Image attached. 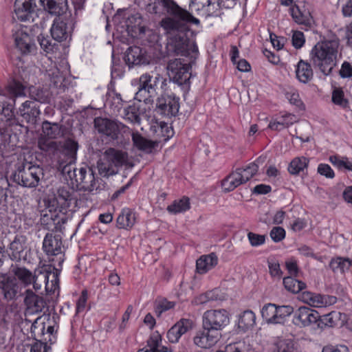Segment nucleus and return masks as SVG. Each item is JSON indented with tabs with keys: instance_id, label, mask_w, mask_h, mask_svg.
<instances>
[{
	"instance_id": "1",
	"label": "nucleus",
	"mask_w": 352,
	"mask_h": 352,
	"mask_svg": "<svg viewBox=\"0 0 352 352\" xmlns=\"http://www.w3.org/2000/svg\"><path fill=\"white\" fill-rule=\"evenodd\" d=\"M195 0H191L188 10L180 7L174 0H149L146 10L151 14H161L165 10L168 16L163 18L160 25L167 38V47L177 55L188 56L190 52L198 54L195 43H190L188 33L190 25H199L200 21L192 15Z\"/></svg>"
},
{
	"instance_id": "2",
	"label": "nucleus",
	"mask_w": 352,
	"mask_h": 352,
	"mask_svg": "<svg viewBox=\"0 0 352 352\" xmlns=\"http://www.w3.org/2000/svg\"><path fill=\"white\" fill-rule=\"evenodd\" d=\"M73 194L74 192L68 186L60 187L54 198L50 201L54 212L50 209L48 213L43 214L41 223L47 226L52 224L53 229L61 230L62 226L67 221L65 210L70 206L74 199Z\"/></svg>"
},
{
	"instance_id": "3",
	"label": "nucleus",
	"mask_w": 352,
	"mask_h": 352,
	"mask_svg": "<svg viewBox=\"0 0 352 352\" xmlns=\"http://www.w3.org/2000/svg\"><path fill=\"white\" fill-rule=\"evenodd\" d=\"M339 41L329 40L317 43L311 51V60L324 75H329L336 65Z\"/></svg>"
},
{
	"instance_id": "4",
	"label": "nucleus",
	"mask_w": 352,
	"mask_h": 352,
	"mask_svg": "<svg viewBox=\"0 0 352 352\" xmlns=\"http://www.w3.org/2000/svg\"><path fill=\"white\" fill-rule=\"evenodd\" d=\"M43 175V170L39 166L22 163L18 165L10 177L14 182L23 187L35 188L38 186Z\"/></svg>"
},
{
	"instance_id": "5",
	"label": "nucleus",
	"mask_w": 352,
	"mask_h": 352,
	"mask_svg": "<svg viewBox=\"0 0 352 352\" xmlns=\"http://www.w3.org/2000/svg\"><path fill=\"white\" fill-rule=\"evenodd\" d=\"M67 175L72 180L75 181L77 186L85 191L92 192L98 188L94 170L87 164H82L73 170H68Z\"/></svg>"
},
{
	"instance_id": "6",
	"label": "nucleus",
	"mask_w": 352,
	"mask_h": 352,
	"mask_svg": "<svg viewBox=\"0 0 352 352\" xmlns=\"http://www.w3.org/2000/svg\"><path fill=\"white\" fill-rule=\"evenodd\" d=\"M166 69L170 80L179 85H189L191 74L188 63L181 58H175L168 61Z\"/></svg>"
},
{
	"instance_id": "7",
	"label": "nucleus",
	"mask_w": 352,
	"mask_h": 352,
	"mask_svg": "<svg viewBox=\"0 0 352 352\" xmlns=\"http://www.w3.org/2000/svg\"><path fill=\"white\" fill-rule=\"evenodd\" d=\"M230 322L228 312L224 309H210L203 315L202 327H206L211 331L221 334V331Z\"/></svg>"
},
{
	"instance_id": "8",
	"label": "nucleus",
	"mask_w": 352,
	"mask_h": 352,
	"mask_svg": "<svg viewBox=\"0 0 352 352\" xmlns=\"http://www.w3.org/2000/svg\"><path fill=\"white\" fill-rule=\"evenodd\" d=\"M78 149V144L76 141L69 138L64 142L57 158L58 168L63 173H67L68 170H72L70 166L76 160Z\"/></svg>"
},
{
	"instance_id": "9",
	"label": "nucleus",
	"mask_w": 352,
	"mask_h": 352,
	"mask_svg": "<svg viewBox=\"0 0 352 352\" xmlns=\"http://www.w3.org/2000/svg\"><path fill=\"white\" fill-rule=\"evenodd\" d=\"M21 287L17 280L6 274H0V294L6 302L16 300L20 295Z\"/></svg>"
},
{
	"instance_id": "10",
	"label": "nucleus",
	"mask_w": 352,
	"mask_h": 352,
	"mask_svg": "<svg viewBox=\"0 0 352 352\" xmlns=\"http://www.w3.org/2000/svg\"><path fill=\"white\" fill-rule=\"evenodd\" d=\"M179 98L173 94H162L157 100V109L160 113L165 116H175L179 109Z\"/></svg>"
},
{
	"instance_id": "11",
	"label": "nucleus",
	"mask_w": 352,
	"mask_h": 352,
	"mask_svg": "<svg viewBox=\"0 0 352 352\" xmlns=\"http://www.w3.org/2000/svg\"><path fill=\"white\" fill-rule=\"evenodd\" d=\"M94 126L98 133L117 140L122 128L125 126L107 118H96L94 119Z\"/></svg>"
},
{
	"instance_id": "12",
	"label": "nucleus",
	"mask_w": 352,
	"mask_h": 352,
	"mask_svg": "<svg viewBox=\"0 0 352 352\" xmlns=\"http://www.w3.org/2000/svg\"><path fill=\"white\" fill-rule=\"evenodd\" d=\"M125 25L127 32L132 36L143 38V36L147 34L149 36H153L154 39L157 37V35L153 34L152 30L146 29L144 26L142 25V17L139 14L129 16L125 21Z\"/></svg>"
},
{
	"instance_id": "13",
	"label": "nucleus",
	"mask_w": 352,
	"mask_h": 352,
	"mask_svg": "<svg viewBox=\"0 0 352 352\" xmlns=\"http://www.w3.org/2000/svg\"><path fill=\"white\" fill-rule=\"evenodd\" d=\"M15 100L8 98L6 94L0 93V104L2 107L0 113V122H3L5 127L16 124L13 106Z\"/></svg>"
},
{
	"instance_id": "14",
	"label": "nucleus",
	"mask_w": 352,
	"mask_h": 352,
	"mask_svg": "<svg viewBox=\"0 0 352 352\" xmlns=\"http://www.w3.org/2000/svg\"><path fill=\"white\" fill-rule=\"evenodd\" d=\"M221 334H218L206 327H203L202 330L198 331L193 338L194 344L202 349H210L214 346L219 340Z\"/></svg>"
},
{
	"instance_id": "15",
	"label": "nucleus",
	"mask_w": 352,
	"mask_h": 352,
	"mask_svg": "<svg viewBox=\"0 0 352 352\" xmlns=\"http://www.w3.org/2000/svg\"><path fill=\"white\" fill-rule=\"evenodd\" d=\"M125 61L129 67L149 64L151 56L146 51L138 46L130 47L125 54Z\"/></svg>"
},
{
	"instance_id": "16",
	"label": "nucleus",
	"mask_w": 352,
	"mask_h": 352,
	"mask_svg": "<svg viewBox=\"0 0 352 352\" xmlns=\"http://www.w3.org/2000/svg\"><path fill=\"white\" fill-rule=\"evenodd\" d=\"M27 239L25 236L17 234L8 246V255L12 261H19L25 259Z\"/></svg>"
},
{
	"instance_id": "17",
	"label": "nucleus",
	"mask_w": 352,
	"mask_h": 352,
	"mask_svg": "<svg viewBox=\"0 0 352 352\" xmlns=\"http://www.w3.org/2000/svg\"><path fill=\"white\" fill-rule=\"evenodd\" d=\"M193 327V322L190 319L182 318L177 322L167 332V338L170 342H178L181 336Z\"/></svg>"
},
{
	"instance_id": "18",
	"label": "nucleus",
	"mask_w": 352,
	"mask_h": 352,
	"mask_svg": "<svg viewBox=\"0 0 352 352\" xmlns=\"http://www.w3.org/2000/svg\"><path fill=\"white\" fill-rule=\"evenodd\" d=\"M320 316L318 311L307 307H300L295 312L294 322L297 325L307 327L316 323Z\"/></svg>"
},
{
	"instance_id": "19",
	"label": "nucleus",
	"mask_w": 352,
	"mask_h": 352,
	"mask_svg": "<svg viewBox=\"0 0 352 352\" xmlns=\"http://www.w3.org/2000/svg\"><path fill=\"white\" fill-rule=\"evenodd\" d=\"M24 304L30 313H39L43 311L46 302L42 296L36 295L32 289L25 292Z\"/></svg>"
},
{
	"instance_id": "20",
	"label": "nucleus",
	"mask_w": 352,
	"mask_h": 352,
	"mask_svg": "<svg viewBox=\"0 0 352 352\" xmlns=\"http://www.w3.org/2000/svg\"><path fill=\"white\" fill-rule=\"evenodd\" d=\"M104 157L107 161H111L114 167L125 166L133 167V164L129 160L127 153L113 148H109L104 151Z\"/></svg>"
},
{
	"instance_id": "21",
	"label": "nucleus",
	"mask_w": 352,
	"mask_h": 352,
	"mask_svg": "<svg viewBox=\"0 0 352 352\" xmlns=\"http://www.w3.org/2000/svg\"><path fill=\"white\" fill-rule=\"evenodd\" d=\"M62 239L59 234L47 233L43 240V250L47 255L55 256L62 252Z\"/></svg>"
},
{
	"instance_id": "22",
	"label": "nucleus",
	"mask_w": 352,
	"mask_h": 352,
	"mask_svg": "<svg viewBox=\"0 0 352 352\" xmlns=\"http://www.w3.org/2000/svg\"><path fill=\"white\" fill-rule=\"evenodd\" d=\"M161 81V88L164 89L166 85V79L164 78L160 74H157L153 78L151 74L146 73L140 76L138 85L140 87L147 89L148 92L155 93L158 82Z\"/></svg>"
},
{
	"instance_id": "23",
	"label": "nucleus",
	"mask_w": 352,
	"mask_h": 352,
	"mask_svg": "<svg viewBox=\"0 0 352 352\" xmlns=\"http://www.w3.org/2000/svg\"><path fill=\"white\" fill-rule=\"evenodd\" d=\"M50 32L55 41L61 42L66 40L69 36L71 29L68 27L66 21L58 17L54 20Z\"/></svg>"
},
{
	"instance_id": "24",
	"label": "nucleus",
	"mask_w": 352,
	"mask_h": 352,
	"mask_svg": "<svg viewBox=\"0 0 352 352\" xmlns=\"http://www.w3.org/2000/svg\"><path fill=\"white\" fill-rule=\"evenodd\" d=\"M43 9L49 14L60 16L68 9L67 0H40Z\"/></svg>"
},
{
	"instance_id": "25",
	"label": "nucleus",
	"mask_w": 352,
	"mask_h": 352,
	"mask_svg": "<svg viewBox=\"0 0 352 352\" xmlns=\"http://www.w3.org/2000/svg\"><path fill=\"white\" fill-rule=\"evenodd\" d=\"M42 132L48 139H57L64 136L67 129L57 122H51L45 120L42 123Z\"/></svg>"
},
{
	"instance_id": "26",
	"label": "nucleus",
	"mask_w": 352,
	"mask_h": 352,
	"mask_svg": "<svg viewBox=\"0 0 352 352\" xmlns=\"http://www.w3.org/2000/svg\"><path fill=\"white\" fill-rule=\"evenodd\" d=\"M136 223V214L131 208H124L122 210L116 219L119 229L130 230Z\"/></svg>"
},
{
	"instance_id": "27",
	"label": "nucleus",
	"mask_w": 352,
	"mask_h": 352,
	"mask_svg": "<svg viewBox=\"0 0 352 352\" xmlns=\"http://www.w3.org/2000/svg\"><path fill=\"white\" fill-rule=\"evenodd\" d=\"M218 263V258L214 253L203 255L197 260L196 270L199 274H206Z\"/></svg>"
},
{
	"instance_id": "28",
	"label": "nucleus",
	"mask_w": 352,
	"mask_h": 352,
	"mask_svg": "<svg viewBox=\"0 0 352 352\" xmlns=\"http://www.w3.org/2000/svg\"><path fill=\"white\" fill-rule=\"evenodd\" d=\"M133 144L138 150L146 153H151L156 146V142L143 137L138 132L131 133Z\"/></svg>"
},
{
	"instance_id": "29",
	"label": "nucleus",
	"mask_w": 352,
	"mask_h": 352,
	"mask_svg": "<svg viewBox=\"0 0 352 352\" xmlns=\"http://www.w3.org/2000/svg\"><path fill=\"white\" fill-rule=\"evenodd\" d=\"M243 184L245 183L242 180L240 171L236 169L222 181L221 186L225 192H230Z\"/></svg>"
},
{
	"instance_id": "30",
	"label": "nucleus",
	"mask_w": 352,
	"mask_h": 352,
	"mask_svg": "<svg viewBox=\"0 0 352 352\" xmlns=\"http://www.w3.org/2000/svg\"><path fill=\"white\" fill-rule=\"evenodd\" d=\"M329 267L334 273L344 274L352 267V260L341 256L333 257L331 259Z\"/></svg>"
},
{
	"instance_id": "31",
	"label": "nucleus",
	"mask_w": 352,
	"mask_h": 352,
	"mask_svg": "<svg viewBox=\"0 0 352 352\" xmlns=\"http://www.w3.org/2000/svg\"><path fill=\"white\" fill-rule=\"evenodd\" d=\"M296 75L298 80L302 83H307L313 78V70L311 65L300 60L296 66Z\"/></svg>"
},
{
	"instance_id": "32",
	"label": "nucleus",
	"mask_w": 352,
	"mask_h": 352,
	"mask_svg": "<svg viewBox=\"0 0 352 352\" xmlns=\"http://www.w3.org/2000/svg\"><path fill=\"white\" fill-rule=\"evenodd\" d=\"M294 312V308L290 305L276 306L272 316L271 324H283L287 318Z\"/></svg>"
},
{
	"instance_id": "33",
	"label": "nucleus",
	"mask_w": 352,
	"mask_h": 352,
	"mask_svg": "<svg viewBox=\"0 0 352 352\" xmlns=\"http://www.w3.org/2000/svg\"><path fill=\"white\" fill-rule=\"evenodd\" d=\"M15 45L22 54L31 52L34 45L31 43L30 36L26 33H18L15 36Z\"/></svg>"
},
{
	"instance_id": "34",
	"label": "nucleus",
	"mask_w": 352,
	"mask_h": 352,
	"mask_svg": "<svg viewBox=\"0 0 352 352\" xmlns=\"http://www.w3.org/2000/svg\"><path fill=\"white\" fill-rule=\"evenodd\" d=\"M263 162H264V158L260 157L257 158L255 162L250 163L245 168H236V170H239L242 180L244 183L248 182L257 173L258 170V164Z\"/></svg>"
},
{
	"instance_id": "35",
	"label": "nucleus",
	"mask_w": 352,
	"mask_h": 352,
	"mask_svg": "<svg viewBox=\"0 0 352 352\" xmlns=\"http://www.w3.org/2000/svg\"><path fill=\"white\" fill-rule=\"evenodd\" d=\"M256 316L254 313L250 310L244 311L239 318L238 327L243 331H245L255 324Z\"/></svg>"
},
{
	"instance_id": "36",
	"label": "nucleus",
	"mask_w": 352,
	"mask_h": 352,
	"mask_svg": "<svg viewBox=\"0 0 352 352\" xmlns=\"http://www.w3.org/2000/svg\"><path fill=\"white\" fill-rule=\"evenodd\" d=\"M12 271L14 276L25 287L32 285L34 274H32L30 270L25 267H14L12 268Z\"/></svg>"
},
{
	"instance_id": "37",
	"label": "nucleus",
	"mask_w": 352,
	"mask_h": 352,
	"mask_svg": "<svg viewBox=\"0 0 352 352\" xmlns=\"http://www.w3.org/2000/svg\"><path fill=\"white\" fill-rule=\"evenodd\" d=\"M309 160L304 156L294 158L288 166V171L292 175H298L306 168Z\"/></svg>"
},
{
	"instance_id": "38",
	"label": "nucleus",
	"mask_w": 352,
	"mask_h": 352,
	"mask_svg": "<svg viewBox=\"0 0 352 352\" xmlns=\"http://www.w3.org/2000/svg\"><path fill=\"white\" fill-rule=\"evenodd\" d=\"M291 15L295 22L299 24H308L310 22L311 15L309 11L302 10L298 6H294L290 8Z\"/></svg>"
},
{
	"instance_id": "39",
	"label": "nucleus",
	"mask_w": 352,
	"mask_h": 352,
	"mask_svg": "<svg viewBox=\"0 0 352 352\" xmlns=\"http://www.w3.org/2000/svg\"><path fill=\"white\" fill-rule=\"evenodd\" d=\"M48 75L50 78L51 84L56 88L65 89V76L59 69L55 67L49 71Z\"/></svg>"
},
{
	"instance_id": "40",
	"label": "nucleus",
	"mask_w": 352,
	"mask_h": 352,
	"mask_svg": "<svg viewBox=\"0 0 352 352\" xmlns=\"http://www.w3.org/2000/svg\"><path fill=\"white\" fill-rule=\"evenodd\" d=\"M25 87L19 81L13 80L7 86V92L10 94L8 98H14L16 97L23 96L25 95Z\"/></svg>"
},
{
	"instance_id": "41",
	"label": "nucleus",
	"mask_w": 352,
	"mask_h": 352,
	"mask_svg": "<svg viewBox=\"0 0 352 352\" xmlns=\"http://www.w3.org/2000/svg\"><path fill=\"white\" fill-rule=\"evenodd\" d=\"M48 279L49 276L47 273L41 270H35L32 283L34 290L38 292L42 288L43 285H45L46 291H48Z\"/></svg>"
},
{
	"instance_id": "42",
	"label": "nucleus",
	"mask_w": 352,
	"mask_h": 352,
	"mask_svg": "<svg viewBox=\"0 0 352 352\" xmlns=\"http://www.w3.org/2000/svg\"><path fill=\"white\" fill-rule=\"evenodd\" d=\"M283 285L285 289L292 293H298L306 287V284L294 278L292 276H287L283 278Z\"/></svg>"
},
{
	"instance_id": "43",
	"label": "nucleus",
	"mask_w": 352,
	"mask_h": 352,
	"mask_svg": "<svg viewBox=\"0 0 352 352\" xmlns=\"http://www.w3.org/2000/svg\"><path fill=\"white\" fill-rule=\"evenodd\" d=\"M311 297L309 305L312 307H322L327 306L328 303H335L336 301V298L334 296H322L315 293Z\"/></svg>"
},
{
	"instance_id": "44",
	"label": "nucleus",
	"mask_w": 352,
	"mask_h": 352,
	"mask_svg": "<svg viewBox=\"0 0 352 352\" xmlns=\"http://www.w3.org/2000/svg\"><path fill=\"white\" fill-rule=\"evenodd\" d=\"M190 208V200L188 197H184L179 200L175 201L167 207L168 212L174 214L183 212Z\"/></svg>"
},
{
	"instance_id": "45",
	"label": "nucleus",
	"mask_w": 352,
	"mask_h": 352,
	"mask_svg": "<svg viewBox=\"0 0 352 352\" xmlns=\"http://www.w3.org/2000/svg\"><path fill=\"white\" fill-rule=\"evenodd\" d=\"M35 11L36 9H28V8L23 9L14 8L12 18L14 20L16 19L21 21H33Z\"/></svg>"
},
{
	"instance_id": "46",
	"label": "nucleus",
	"mask_w": 352,
	"mask_h": 352,
	"mask_svg": "<svg viewBox=\"0 0 352 352\" xmlns=\"http://www.w3.org/2000/svg\"><path fill=\"white\" fill-rule=\"evenodd\" d=\"M162 342V336L158 331L153 332L147 341L146 349H140L138 352H156Z\"/></svg>"
},
{
	"instance_id": "47",
	"label": "nucleus",
	"mask_w": 352,
	"mask_h": 352,
	"mask_svg": "<svg viewBox=\"0 0 352 352\" xmlns=\"http://www.w3.org/2000/svg\"><path fill=\"white\" fill-rule=\"evenodd\" d=\"M98 173L103 177H107L116 173L114 166L111 161H107L106 157L100 160L97 163Z\"/></svg>"
},
{
	"instance_id": "48",
	"label": "nucleus",
	"mask_w": 352,
	"mask_h": 352,
	"mask_svg": "<svg viewBox=\"0 0 352 352\" xmlns=\"http://www.w3.org/2000/svg\"><path fill=\"white\" fill-rule=\"evenodd\" d=\"M124 118L133 124H140L139 109L135 106H129L124 109Z\"/></svg>"
},
{
	"instance_id": "49",
	"label": "nucleus",
	"mask_w": 352,
	"mask_h": 352,
	"mask_svg": "<svg viewBox=\"0 0 352 352\" xmlns=\"http://www.w3.org/2000/svg\"><path fill=\"white\" fill-rule=\"evenodd\" d=\"M273 352H295L294 344L290 340H279L275 344Z\"/></svg>"
},
{
	"instance_id": "50",
	"label": "nucleus",
	"mask_w": 352,
	"mask_h": 352,
	"mask_svg": "<svg viewBox=\"0 0 352 352\" xmlns=\"http://www.w3.org/2000/svg\"><path fill=\"white\" fill-rule=\"evenodd\" d=\"M220 0H207L206 3L202 5V8H204L207 13V16L217 15V12L220 9Z\"/></svg>"
},
{
	"instance_id": "51",
	"label": "nucleus",
	"mask_w": 352,
	"mask_h": 352,
	"mask_svg": "<svg viewBox=\"0 0 352 352\" xmlns=\"http://www.w3.org/2000/svg\"><path fill=\"white\" fill-rule=\"evenodd\" d=\"M41 114L39 108L36 105H32V109L27 111V113H22V117L29 123L36 124L37 119Z\"/></svg>"
},
{
	"instance_id": "52",
	"label": "nucleus",
	"mask_w": 352,
	"mask_h": 352,
	"mask_svg": "<svg viewBox=\"0 0 352 352\" xmlns=\"http://www.w3.org/2000/svg\"><path fill=\"white\" fill-rule=\"evenodd\" d=\"M276 305L273 303H267L261 309V313L263 319L267 324H271L272 320V316L274 312V308Z\"/></svg>"
},
{
	"instance_id": "53",
	"label": "nucleus",
	"mask_w": 352,
	"mask_h": 352,
	"mask_svg": "<svg viewBox=\"0 0 352 352\" xmlns=\"http://www.w3.org/2000/svg\"><path fill=\"white\" fill-rule=\"evenodd\" d=\"M153 94H155L154 92H148L147 89L140 87V86L138 85V91L135 95V99L140 102L143 101L146 103L150 101V98Z\"/></svg>"
},
{
	"instance_id": "54",
	"label": "nucleus",
	"mask_w": 352,
	"mask_h": 352,
	"mask_svg": "<svg viewBox=\"0 0 352 352\" xmlns=\"http://www.w3.org/2000/svg\"><path fill=\"white\" fill-rule=\"evenodd\" d=\"M31 96L35 101L41 103L47 102L49 100L48 93L46 91H43L42 89L34 88L31 91Z\"/></svg>"
},
{
	"instance_id": "55",
	"label": "nucleus",
	"mask_w": 352,
	"mask_h": 352,
	"mask_svg": "<svg viewBox=\"0 0 352 352\" xmlns=\"http://www.w3.org/2000/svg\"><path fill=\"white\" fill-rule=\"evenodd\" d=\"M265 238L266 236L264 234H258L252 232H249L248 233V239L250 243L253 247H257L264 244L265 242Z\"/></svg>"
},
{
	"instance_id": "56",
	"label": "nucleus",
	"mask_w": 352,
	"mask_h": 352,
	"mask_svg": "<svg viewBox=\"0 0 352 352\" xmlns=\"http://www.w3.org/2000/svg\"><path fill=\"white\" fill-rule=\"evenodd\" d=\"M270 236L274 242L278 243L285 239V230L282 227H274L270 231Z\"/></svg>"
},
{
	"instance_id": "57",
	"label": "nucleus",
	"mask_w": 352,
	"mask_h": 352,
	"mask_svg": "<svg viewBox=\"0 0 352 352\" xmlns=\"http://www.w3.org/2000/svg\"><path fill=\"white\" fill-rule=\"evenodd\" d=\"M332 101L336 104L346 106L347 101L344 98V92L340 88H335L332 93Z\"/></svg>"
},
{
	"instance_id": "58",
	"label": "nucleus",
	"mask_w": 352,
	"mask_h": 352,
	"mask_svg": "<svg viewBox=\"0 0 352 352\" xmlns=\"http://www.w3.org/2000/svg\"><path fill=\"white\" fill-rule=\"evenodd\" d=\"M38 41L41 45V47L47 53L53 52L55 47V44H52L51 41L47 38L45 37L42 34L38 36Z\"/></svg>"
},
{
	"instance_id": "59",
	"label": "nucleus",
	"mask_w": 352,
	"mask_h": 352,
	"mask_svg": "<svg viewBox=\"0 0 352 352\" xmlns=\"http://www.w3.org/2000/svg\"><path fill=\"white\" fill-rule=\"evenodd\" d=\"M37 0H15L14 8L36 9Z\"/></svg>"
},
{
	"instance_id": "60",
	"label": "nucleus",
	"mask_w": 352,
	"mask_h": 352,
	"mask_svg": "<svg viewBox=\"0 0 352 352\" xmlns=\"http://www.w3.org/2000/svg\"><path fill=\"white\" fill-rule=\"evenodd\" d=\"M318 173L321 175L325 176L327 178L332 179L335 176L333 170L327 164H320L318 166Z\"/></svg>"
},
{
	"instance_id": "61",
	"label": "nucleus",
	"mask_w": 352,
	"mask_h": 352,
	"mask_svg": "<svg viewBox=\"0 0 352 352\" xmlns=\"http://www.w3.org/2000/svg\"><path fill=\"white\" fill-rule=\"evenodd\" d=\"M51 349L50 346L46 342L36 339V342L32 345L30 352H48Z\"/></svg>"
},
{
	"instance_id": "62",
	"label": "nucleus",
	"mask_w": 352,
	"mask_h": 352,
	"mask_svg": "<svg viewBox=\"0 0 352 352\" xmlns=\"http://www.w3.org/2000/svg\"><path fill=\"white\" fill-rule=\"evenodd\" d=\"M305 43V36L302 32L296 31L292 36V45L296 49H299L303 46Z\"/></svg>"
},
{
	"instance_id": "63",
	"label": "nucleus",
	"mask_w": 352,
	"mask_h": 352,
	"mask_svg": "<svg viewBox=\"0 0 352 352\" xmlns=\"http://www.w3.org/2000/svg\"><path fill=\"white\" fill-rule=\"evenodd\" d=\"M219 290L215 289L212 291H209L200 296V301L201 303H205L208 301H214L219 299Z\"/></svg>"
},
{
	"instance_id": "64",
	"label": "nucleus",
	"mask_w": 352,
	"mask_h": 352,
	"mask_svg": "<svg viewBox=\"0 0 352 352\" xmlns=\"http://www.w3.org/2000/svg\"><path fill=\"white\" fill-rule=\"evenodd\" d=\"M342 4V12L344 16L350 17L352 16V1L351 0H339Z\"/></svg>"
}]
</instances>
